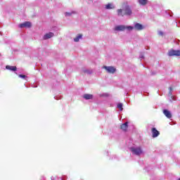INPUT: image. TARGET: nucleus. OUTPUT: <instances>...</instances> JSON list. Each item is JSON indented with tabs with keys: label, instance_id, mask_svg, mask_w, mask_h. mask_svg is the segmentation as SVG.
Segmentation results:
<instances>
[{
	"label": "nucleus",
	"instance_id": "obj_1",
	"mask_svg": "<svg viewBox=\"0 0 180 180\" xmlns=\"http://www.w3.org/2000/svg\"><path fill=\"white\" fill-rule=\"evenodd\" d=\"M117 13L119 16H124V15H126L127 16H130V15H131L133 12L131 11L130 6L125 5L123 9H118L117 11Z\"/></svg>",
	"mask_w": 180,
	"mask_h": 180
},
{
	"label": "nucleus",
	"instance_id": "obj_2",
	"mask_svg": "<svg viewBox=\"0 0 180 180\" xmlns=\"http://www.w3.org/2000/svg\"><path fill=\"white\" fill-rule=\"evenodd\" d=\"M126 29H128V30H133V27H125L124 25H118L115 27V30H116L117 32H123L124 30H126Z\"/></svg>",
	"mask_w": 180,
	"mask_h": 180
},
{
	"label": "nucleus",
	"instance_id": "obj_3",
	"mask_svg": "<svg viewBox=\"0 0 180 180\" xmlns=\"http://www.w3.org/2000/svg\"><path fill=\"white\" fill-rule=\"evenodd\" d=\"M131 153L134 154L135 155H140L143 154V150H141V148H130Z\"/></svg>",
	"mask_w": 180,
	"mask_h": 180
},
{
	"label": "nucleus",
	"instance_id": "obj_4",
	"mask_svg": "<svg viewBox=\"0 0 180 180\" xmlns=\"http://www.w3.org/2000/svg\"><path fill=\"white\" fill-rule=\"evenodd\" d=\"M103 68H105L109 74H115L116 72V69L113 66H103Z\"/></svg>",
	"mask_w": 180,
	"mask_h": 180
},
{
	"label": "nucleus",
	"instance_id": "obj_5",
	"mask_svg": "<svg viewBox=\"0 0 180 180\" xmlns=\"http://www.w3.org/2000/svg\"><path fill=\"white\" fill-rule=\"evenodd\" d=\"M168 56H169V57H172L174 56H176L177 57H179L180 51H175L174 49H172L168 52Z\"/></svg>",
	"mask_w": 180,
	"mask_h": 180
},
{
	"label": "nucleus",
	"instance_id": "obj_6",
	"mask_svg": "<svg viewBox=\"0 0 180 180\" xmlns=\"http://www.w3.org/2000/svg\"><path fill=\"white\" fill-rule=\"evenodd\" d=\"M19 27L20 29H22V27H28V28L32 27V22L29 21H26L23 23L20 24Z\"/></svg>",
	"mask_w": 180,
	"mask_h": 180
},
{
	"label": "nucleus",
	"instance_id": "obj_7",
	"mask_svg": "<svg viewBox=\"0 0 180 180\" xmlns=\"http://www.w3.org/2000/svg\"><path fill=\"white\" fill-rule=\"evenodd\" d=\"M159 136H160V131L154 127L152 128V136L153 137V139H155V137H158Z\"/></svg>",
	"mask_w": 180,
	"mask_h": 180
},
{
	"label": "nucleus",
	"instance_id": "obj_8",
	"mask_svg": "<svg viewBox=\"0 0 180 180\" xmlns=\"http://www.w3.org/2000/svg\"><path fill=\"white\" fill-rule=\"evenodd\" d=\"M54 36V33L53 32H49L44 35L43 39L44 40H48V39H51Z\"/></svg>",
	"mask_w": 180,
	"mask_h": 180
},
{
	"label": "nucleus",
	"instance_id": "obj_9",
	"mask_svg": "<svg viewBox=\"0 0 180 180\" xmlns=\"http://www.w3.org/2000/svg\"><path fill=\"white\" fill-rule=\"evenodd\" d=\"M129 128V123L125 122L124 124H122L120 126L121 130H123V131H127V129Z\"/></svg>",
	"mask_w": 180,
	"mask_h": 180
},
{
	"label": "nucleus",
	"instance_id": "obj_10",
	"mask_svg": "<svg viewBox=\"0 0 180 180\" xmlns=\"http://www.w3.org/2000/svg\"><path fill=\"white\" fill-rule=\"evenodd\" d=\"M163 113L165 116L167 117V119H171V117H172V114H171V112H169L168 110H164Z\"/></svg>",
	"mask_w": 180,
	"mask_h": 180
},
{
	"label": "nucleus",
	"instance_id": "obj_11",
	"mask_svg": "<svg viewBox=\"0 0 180 180\" xmlns=\"http://www.w3.org/2000/svg\"><path fill=\"white\" fill-rule=\"evenodd\" d=\"M6 69L9 70L10 71H16L18 68H16V66L6 65Z\"/></svg>",
	"mask_w": 180,
	"mask_h": 180
},
{
	"label": "nucleus",
	"instance_id": "obj_12",
	"mask_svg": "<svg viewBox=\"0 0 180 180\" xmlns=\"http://www.w3.org/2000/svg\"><path fill=\"white\" fill-rule=\"evenodd\" d=\"M134 27L136 30H143V25L140 23L135 24Z\"/></svg>",
	"mask_w": 180,
	"mask_h": 180
},
{
	"label": "nucleus",
	"instance_id": "obj_13",
	"mask_svg": "<svg viewBox=\"0 0 180 180\" xmlns=\"http://www.w3.org/2000/svg\"><path fill=\"white\" fill-rule=\"evenodd\" d=\"M138 2L139 3L140 5H142V6H145V5H147L148 1V0H138Z\"/></svg>",
	"mask_w": 180,
	"mask_h": 180
},
{
	"label": "nucleus",
	"instance_id": "obj_14",
	"mask_svg": "<svg viewBox=\"0 0 180 180\" xmlns=\"http://www.w3.org/2000/svg\"><path fill=\"white\" fill-rule=\"evenodd\" d=\"M83 98H84V99L89 100L92 99V98H94V96L92 94H84L83 96Z\"/></svg>",
	"mask_w": 180,
	"mask_h": 180
},
{
	"label": "nucleus",
	"instance_id": "obj_15",
	"mask_svg": "<svg viewBox=\"0 0 180 180\" xmlns=\"http://www.w3.org/2000/svg\"><path fill=\"white\" fill-rule=\"evenodd\" d=\"M80 39H82V34H79L75 38H74V41L78 42V41H79Z\"/></svg>",
	"mask_w": 180,
	"mask_h": 180
},
{
	"label": "nucleus",
	"instance_id": "obj_16",
	"mask_svg": "<svg viewBox=\"0 0 180 180\" xmlns=\"http://www.w3.org/2000/svg\"><path fill=\"white\" fill-rule=\"evenodd\" d=\"M113 4H108L105 5V9H113Z\"/></svg>",
	"mask_w": 180,
	"mask_h": 180
},
{
	"label": "nucleus",
	"instance_id": "obj_17",
	"mask_svg": "<svg viewBox=\"0 0 180 180\" xmlns=\"http://www.w3.org/2000/svg\"><path fill=\"white\" fill-rule=\"evenodd\" d=\"M117 108L120 109V110H123V104L122 103H118Z\"/></svg>",
	"mask_w": 180,
	"mask_h": 180
},
{
	"label": "nucleus",
	"instance_id": "obj_18",
	"mask_svg": "<svg viewBox=\"0 0 180 180\" xmlns=\"http://www.w3.org/2000/svg\"><path fill=\"white\" fill-rule=\"evenodd\" d=\"M72 13H75V11H72V13L66 12L65 16H71V15H72Z\"/></svg>",
	"mask_w": 180,
	"mask_h": 180
},
{
	"label": "nucleus",
	"instance_id": "obj_19",
	"mask_svg": "<svg viewBox=\"0 0 180 180\" xmlns=\"http://www.w3.org/2000/svg\"><path fill=\"white\" fill-rule=\"evenodd\" d=\"M18 77L20 78H26V75H19Z\"/></svg>",
	"mask_w": 180,
	"mask_h": 180
},
{
	"label": "nucleus",
	"instance_id": "obj_20",
	"mask_svg": "<svg viewBox=\"0 0 180 180\" xmlns=\"http://www.w3.org/2000/svg\"><path fill=\"white\" fill-rule=\"evenodd\" d=\"M170 91H172V89L170 87Z\"/></svg>",
	"mask_w": 180,
	"mask_h": 180
},
{
	"label": "nucleus",
	"instance_id": "obj_21",
	"mask_svg": "<svg viewBox=\"0 0 180 180\" xmlns=\"http://www.w3.org/2000/svg\"><path fill=\"white\" fill-rule=\"evenodd\" d=\"M160 34H162V32H160Z\"/></svg>",
	"mask_w": 180,
	"mask_h": 180
},
{
	"label": "nucleus",
	"instance_id": "obj_22",
	"mask_svg": "<svg viewBox=\"0 0 180 180\" xmlns=\"http://www.w3.org/2000/svg\"><path fill=\"white\" fill-rule=\"evenodd\" d=\"M179 180H180V179H179Z\"/></svg>",
	"mask_w": 180,
	"mask_h": 180
}]
</instances>
